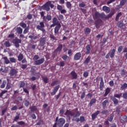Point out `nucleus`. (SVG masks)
I'll return each instance as SVG.
<instances>
[{
	"mask_svg": "<svg viewBox=\"0 0 127 127\" xmlns=\"http://www.w3.org/2000/svg\"><path fill=\"white\" fill-rule=\"evenodd\" d=\"M92 16L94 20H95L94 24L96 28H99L100 24L103 22V20H102V19L104 20L105 13L102 12L101 13H100V12L96 11L92 14ZM100 18H101V19Z\"/></svg>",
	"mask_w": 127,
	"mask_h": 127,
	"instance_id": "1",
	"label": "nucleus"
},
{
	"mask_svg": "<svg viewBox=\"0 0 127 127\" xmlns=\"http://www.w3.org/2000/svg\"><path fill=\"white\" fill-rule=\"evenodd\" d=\"M64 115L66 116L67 120L71 122V117H73V118H78V117H80V116H81V113H80V112L79 111L75 112L74 109L72 111L66 110L64 113Z\"/></svg>",
	"mask_w": 127,
	"mask_h": 127,
	"instance_id": "2",
	"label": "nucleus"
},
{
	"mask_svg": "<svg viewBox=\"0 0 127 127\" xmlns=\"http://www.w3.org/2000/svg\"><path fill=\"white\" fill-rule=\"evenodd\" d=\"M123 96L122 93L115 94H114V96H112L111 97V100L113 102L114 105L117 106L119 104V100L117 99H121V97ZM117 98V99H116Z\"/></svg>",
	"mask_w": 127,
	"mask_h": 127,
	"instance_id": "3",
	"label": "nucleus"
},
{
	"mask_svg": "<svg viewBox=\"0 0 127 127\" xmlns=\"http://www.w3.org/2000/svg\"><path fill=\"white\" fill-rule=\"evenodd\" d=\"M59 117H57L56 118V123L57 124L58 127H62L64 126V124H65V119L63 118H61L59 119Z\"/></svg>",
	"mask_w": 127,
	"mask_h": 127,
	"instance_id": "4",
	"label": "nucleus"
},
{
	"mask_svg": "<svg viewBox=\"0 0 127 127\" xmlns=\"http://www.w3.org/2000/svg\"><path fill=\"white\" fill-rule=\"evenodd\" d=\"M40 14H41V17H43V20L44 22H46V21H50L51 19H52V16L51 15L47 14L46 16H44V14H45V12L42 11L40 12Z\"/></svg>",
	"mask_w": 127,
	"mask_h": 127,
	"instance_id": "5",
	"label": "nucleus"
},
{
	"mask_svg": "<svg viewBox=\"0 0 127 127\" xmlns=\"http://www.w3.org/2000/svg\"><path fill=\"white\" fill-rule=\"evenodd\" d=\"M18 73V71L17 70L15 69V68H11L10 70L9 75H10V78H12V79H14L16 78Z\"/></svg>",
	"mask_w": 127,
	"mask_h": 127,
	"instance_id": "6",
	"label": "nucleus"
},
{
	"mask_svg": "<svg viewBox=\"0 0 127 127\" xmlns=\"http://www.w3.org/2000/svg\"><path fill=\"white\" fill-rule=\"evenodd\" d=\"M44 21L40 22L39 25H37L36 27L37 29L41 30V31H42L43 33L45 32V29H44V27H45V25H44Z\"/></svg>",
	"mask_w": 127,
	"mask_h": 127,
	"instance_id": "7",
	"label": "nucleus"
},
{
	"mask_svg": "<svg viewBox=\"0 0 127 127\" xmlns=\"http://www.w3.org/2000/svg\"><path fill=\"white\" fill-rule=\"evenodd\" d=\"M115 53H116V49H113L106 55L105 58L106 59H109L110 57L111 58H114V57H115Z\"/></svg>",
	"mask_w": 127,
	"mask_h": 127,
	"instance_id": "8",
	"label": "nucleus"
},
{
	"mask_svg": "<svg viewBox=\"0 0 127 127\" xmlns=\"http://www.w3.org/2000/svg\"><path fill=\"white\" fill-rule=\"evenodd\" d=\"M12 43L15 45L16 48H18L19 47V43H21V40L16 38L13 40Z\"/></svg>",
	"mask_w": 127,
	"mask_h": 127,
	"instance_id": "9",
	"label": "nucleus"
},
{
	"mask_svg": "<svg viewBox=\"0 0 127 127\" xmlns=\"http://www.w3.org/2000/svg\"><path fill=\"white\" fill-rule=\"evenodd\" d=\"M43 9H45L47 11L50 10V1L47 2L44 5L42 6Z\"/></svg>",
	"mask_w": 127,
	"mask_h": 127,
	"instance_id": "10",
	"label": "nucleus"
},
{
	"mask_svg": "<svg viewBox=\"0 0 127 127\" xmlns=\"http://www.w3.org/2000/svg\"><path fill=\"white\" fill-rule=\"evenodd\" d=\"M60 88V85H56L54 89H53V91L51 92V96H54L55 95H56V93L58 92V90H59Z\"/></svg>",
	"mask_w": 127,
	"mask_h": 127,
	"instance_id": "11",
	"label": "nucleus"
},
{
	"mask_svg": "<svg viewBox=\"0 0 127 127\" xmlns=\"http://www.w3.org/2000/svg\"><path fill=\"white\" fill-rule=\"evenodd\" d=\"M81 57H82V54L81 52L76 53L73 57V59L75 61H78V60L81 59Z\"/></svg>",
	"mask_w": 127,
	"mask_h": 127,
	"instance_id": "12",
	"label": "nucleus"
},
{
	"mask_svg": "<svg viewBox=\"0 0 127 127\" xmlns=\"http://www.w3.org/2000/svg\"><path fill=\"white\" fill-rule=\"evenodd\" d=\"M44 63V58H41L40 60H38L34 62V64L35 65H41Z\"/></svg>",
	"mask_w": 127,
	"mask_h": 127,
	"instance_id": "13",
	"label": "nucleus"
},
{
	"mask_svg": "<svg viewBox=\"0 0 127 127\" xmlns=\"http://www.w3.org/2000/svg\"><path fill=\"white\" fill-rule=\"evenodd\" d=\"M70 74L72 77V80H76L78 78V74H77V73L74 70H72Z\"/></svg>",
	"mask_w": 127,
	"mask_h": 127,
	"instance_id": "14",
	"label": "nucleus"
},
{
	"mask_svg": "<svg viewBox=\"0 0 127 127\" xmlns=\"http://www.w3.org/2000/svg\"><path fill=\"white\" fill-rule=\"evenodd\" d=\"M63 48V45L62 44H59L57 48L54 50V53H57V52H61Z\"/></svg>",
	"mask_w": 127,
	"mask_h": 127,
	"instance_id": "15",
	"label": "nucleus"
},
{
	"mask_svg": "<svg viewBox=\"0 0 127 127\" xmlns=\"http://www.w3.org/2000/svg\"><path fill=\"white\" fill-rule=\"evenodd\" d=\"M99 89L100 91H103V90H104V79L103 78V77H101L100 78Z\"/></svg>",
	"mask_w": 127,
	"mask_h": 127,
	"instance_id": "16",
	"label": "nucleus"
},
{
	"mask_svg": "<svg viewBox=\"0 0 127 127\" xmlns=\"http://www.w3.org/2000/svg\"><path fill=\"white\" fill-rule=\"evenodd\" d=\"M61 28V24H59L55 27V34H58L59 33V30H60V28Z\"/></svg>",
	"mask_w": 127,
	"mask_h": 127,
	"instance_id": "17",
	"label": "nucleus"
},
{
	"mask_svg": "<svg viewBox=\"0 0 127 127\" xmlns=\"http://www.w3.org/2000/svg\"><path fill=\"white\" fill-rule=\"evenodd\" d=\"M91 45H87L86 46V52H85V54L86 55H89V54H90V53H91Z\"/></svg>",
	"mask_w": 127,
	"mask_h": 127,
	"instance_id": "18",
	"label": "nucleus"
},
{
	"mask_svg": "<svg viewBox=\"0 0 127 127\" xmlns=\"http://www.w3.org/2000/svg\"><path fill=\"white\" fill-rule=\"evenodd\" d=\"M100 114L99 111H97L95 113H93L91 115V118L92 121H95L98 115Z\"/></svg>",
	"mask_w": 127,
	"mask_h": 127,
	"instance_id": "19",
	"label": "nucleus"
},
{
	"mask_svg": "<svg viewBox=\"0 0 127 127\" xmlns=\"http://www.w3.org/2000/svg\"><path fill=\"white\" fill-rule=\"evenodd\" d=\"M102 10L106 13H109L110 11H111V9L110 7L107 6H103L102 7Z\"/></svg>",
	"mask_w": 127,
	"mask_h": 127,
	"instance_id": "20",
	"label": "nucleus"
},
{
	"mask_svg": "<svg viewBox=\"0 0 127 127\" xmlns=\"http://www.w3.org/2000/svg\"><path fill=\"white\" fill-rule=\"evenodd\" d=\"M45 41H46V38H42L40 39V44L41 46H44L45 45Z\"/></svg>",
	"mask_w": 127,
	"mask_h": 127,
	"instance_id": "21",
	"label": "nucleus"
},
{
	"mask_svg": "<svg viewBox=\"0 0 127 127\" xmlns=\"http://www.w3.org/2000/svg\"><path fill=\"white\" fill-rule=\"evenodd\" d=\"M15 31L17 33V34H21L22 33V28L20 27H18L15 29Z\"/></svg>",
	"mask_w": 127,
	"mask_h": 127,
	"instance_id": "22",
	"label": "nucleus"
},
{
	"mask_svg": "<svg viewBox=\"0 0 127 127\" xmlns=\"http://www.w3.org/2000/svg\"><path fill=\"white\" fill-rule=\"evenodd\" d=\"M107 104H109V100L108 99L105 100L104 101L102 102V105L103 109H106Z\"/></svg>",
	"mask_w": 127,
	"mask_h": 127,
	"instance_id": "23",
	"label": "nucleus"
},
{
	"mask_svg": "<svg viewBox=\"0 0 127 127\" xmlns=\"http://www.w3.org/2000/svg\"><path fill=\"white\" fill-rule=\"evenodd\" d=\"M110 92H111V88L107 87L105 90V92L103 95L104 97H107V96H108V95L110 94Z\"/></svg>",
	"mask_w": 127,
	"mask_h": 127,
	"instance_id": "24",
	"label": "nucleus"
},
{
	"mask_svg": "<svg viewBox=\"0 0 127 127\" xmlns=\"http://www.w3.org/2000/svg\"><path fill=\"white\" fill-rule=\"evenodd\" d=\"M96 102H97V100L95 98H93L90 100V103H89V106L90 107H92L94 104H96Z\"/></svg>",
	"mask_w": 127,
	"mask_h": 127,
	"instance_id": "25",
	"label": "nucleus"
},
{
	"mask_svg": "<svg viewBox=\"0 0 127 127\" xmlns=\"http://www.w3.org/2000/svg\"><path fill=\"white\" fill-rule=\"evenodd\" d=\"M2 59L4 60V64H9L10 63V62L9 61V60L7 59V57H3L2 58Z\"/></svg>",
	"mask_w": 127,
	"mask_h": 127,
	"instance_id": "26",
	"label": "nucleus"
},
{
	"mask_svg": "<svg viewBox=\"0 0 127 127\" xmlns=\"http://www.w3.org/2000/svg\"><path fill=\"white\" fill-rule=\"evenodd\" d=\"M53 23L54 24H56L57 25H58V24H60V23H59V21L58 20H57V18L56 17H55L53 19Z\"/></svg>",
	"mask_w": 127,
	"mask_h": 127,
	"instance_id": "27",
	"label": "nucleus"
},
{
	"mask_svg": "<svg viewBox=\"0 0 127 127\" xmlns=\"http://www.w3.org/2000/svg\"><path fill=\"white\" fill-rule=\"evenodd\" d=\"M60 82H59V81L55 80L51 83V86H52V87H54V86H55V85H58V84H60Z\"/></svg>",
	"mask_w": 127,
	"mask_h": 127,
	"instance_id": "28",
	"label": "nucleus"
},
{
	"mask_svg": "<svg viewBox=\"0 0 127 127\" xmlns=\"http://www.w3.org/2000/svg\"><path fill=\"white\" fill-rule=\"evenodd\" d=\"M113 15H114L113 14H112L111 13H110L108 15H106V14H105V16H104V20L105 19H109V18H111V17H112L113 16Z\"/></svg>",
	"mask_w": 127,
	"mask_h": 127,
	"instance_id": "29",
	"label": "nucleus"
},
{
	"mask_svg": "<svg viewBox=\"0 0 127 127\" xmlns=\"http://www.w3.org/2000/svg\"><path fill=\"white\" fill-rule=\"evenodd\" d=\"M121 16H122V12L118 13L116 15V17L115 18L116 21H119V20L120 19V17H121Z\"/></svg>",
	"mask_w": 127,
	"mask_h": 127,
	"instance_id": "30",
	"label": "nucleus"
},
{
	"mask_svg": "<svg viewBox=\"0 0 127 127\" xmlns=\"http://www.w3.org/2000/svg\"><path fill=\"white\" fill-rule=\"evenodd\" d=\"M114 114H110V117L107 120H108L110 123H112L114 120Z\"/></svg>",
	"mask_w": 127,
	"mask_h": 127,
	"instance_id": "31",
	"label": "nucleus"
},
{
	"mask_svg": "<svg viewBox=\"0 0 127 127\" xmlns=\"http://www.w3.org/2000/svg\"><path fill=\"white\" fill-rule=\"evenodd\" d=\"M127 84L126 83H124L123 85H122L120 90L123 91V90H125V89H127Z\"/></svg>",
	"mask_w": 127,
	"mask_h": 127,
	"instance_id": "32",
	"label": "nucleus"
},
{
	"mask_svg": "<svg viewBox=\"0 0 127 127\" xmlns=\"http://www.w3.org/2000/svg\"><path fill=\"white\" fill-rule=\"evenodd\" d=\"M18 61H21L23 59V55L21 53L19 54L17 57Z\"/></svg>",
	"mask_w": 127,
	"mask_h": 127,
	"instance_id": "33",
	"label": "nucleus"
},
{
	"mask_svg": "<svg viewBox=\"0 0 127 127\" xmlns=\"http://www.w3.org/2000/svg\"><path fill=\"white\" fill-rule=\"evenodd\" d=\"M117 26L118 27H120V28H122V27L124 26V23L122 22V21H119L117 23Z\"/></svg>",
	"mask_w": 127,
	"mask_h": 127,
	"instance_id": "34",
	"label": "nucleus"
},
{
	"mask_svg": "<svg viewBox=\"0 0 127 127\" xmlns=\"http://www.w3.org/2000/svg\"><path fill=\"white\" fill-rule=\"evenodd\" d=\"M30 110L31 112H35L37 111V107L36 106H34L30 107Z\"/></svg>",
	"mask_w": 127,
	"mask_h": 127,
	"instance_id": "35",
	"label": "nucleus"
},
{
	"mask_svg": "<svg viewBox=\"0 0 127 127\" xmlns=\"http://www.w3.org/2000/svg\"><path fill=\"white\" fill-rule=\"evenodd\" d=\"M91 33V29L89 28H86L85 30L84 31L85 34H90Z\"/></svg>",
	"mask_w": 127,
	"mask_h": 127,
	"instance_id": "36",
	"label": "nucleus"
},
{
	"mask_svg": "<svg viewBox=\"0 0 127 127\" xmlns=\"http://www.w3.org/2000/svg\"><path fill=\"white\" fill-rule=\"evenodd\" d=\"M90 60H91V57H90V56H89L84 61V64H88V63H89V62H90Z\"/></svg>",
	"mask_w": 127,
	"mask_h": 127,
	"instance_id": "37",
	"label": "nucleus"
},
{
	"mask_svg": "<svg viewBox=\"0 0 127 127\" xmlns=\"http://www.w3.org/2000/svg\"><path fill=\"white\" fill-rule=\"evenodd\" d=\"M6 84V81L3 80L2 81V84L0 85L1 89H3L5 87V84Z\"/></svg>",
	"mask_w": 127,
	"mask_h": 127,
	"instance_id": "38",
	"label": "nucleus"
},
{
	"mask_svg": "<svg viewBox=\"0 0 127 127\" xmlns=\"http://www.w3.org/2000/svg\"><path fill=\"white\" fill-rule=\"evenodd\" d=\"M9 61L11 62V63H16V60L14 58H9Z\"/></svg>",
	"mask_w": 127,
	"mask_h": 127,
	"instance_id": "39",
	"label": "nucleus"
},
{
	"mask_svg": "<svg viewBox=\"0 0 127 127\" xmlns=\"http://www.w3.org/2000/svg\"><path fill=\"white\" fill-rule=\"evenodd\" d=\"M127 1V0H122L120 1V5H121V6H124V5L126 4Z\"/></svg>",
	"mask_w": 127,
	"mask_h": 127,
	"instance_id": "40",
	"label": "nucleus"
},
{
	"mask_svg": "<svg viewBox=\"0 0 127 127\" xmlns=\"http://www.w3.org/2000/svg\"><path fill=\"white\" fill-rule=\"evenodd\" d=\"M4 45H5L6 47H10V46H11V45H10V43L9 42V41H6L4 43Z\"/></svg>",
	"mask_w": 127,
	"mask_h": 127,
	"instance_id": "41",
	"label": "nucleus"
},
{
	"mask_svg": "<svg viewBox=\"0 0 127 127\" xmlns=\"http://www.w3.org/2000/svg\"><path fill=\"white\" fill-rule=\"evenodd\" d=\"M19 85H20V88H23L25 86V83L23 81H20Z\"/></svg>",
	"mask_w": 127,
	"mask_h": 127,
	"instance_id": "42",
	"label": "nucleus"
},
{
	"mask_svg": "<svg viewBox=\"0 0 127 127\" xmlns=\"http://www.w3.org/2000/svg\"><path fill=\"white\" fill-rule=\"evenodd\" d=\"M43 80L45 83V84H47L49 82V79L48 77H43Z\"/></svg>",
	"mask_w": 127,
	"mask_h": 127,
	"instance_id": "43",
	"label": "nucleus"
},
{
	"mask_svg": "<svg viewBox=\"0 0 127 127\" xmlns=\"http://www.w3.org/2000/svg\"><path fill=\"white\" fill-rule=\"evenodd\" d=\"M66 5L67 8H71V7L72 6V4H71V3L70 2L67 1L66 3Z\"/></svg>",
	"mask_w": 127,
	"mask_h": 127,
	"instance_id": "44",
	"label": "nucleus"
},
{
	"mask_svg": "<svg viewBox=\"0 0 127 127\" xmlns=\"http://www.w3.org/2000/svg\"><path fill=\"white\" fill-rule=\"evenodd\" d=\"M6 111H7V108H5L4 109H2L1 111V116H4V114H5V113H6Z\"/></svg>",
	"mask_w": 127,
	"mask_h": 127,
	"instance_id": "45",
	"label": "nucleus"
},
{
	"mask_svg": "<svg viewBox=\"0 0 127 127\" xmlns=\"http://www.w3.org/2000/svg\"><path fill=\"white\" fill-rule=\"evenodd\" d=\"M57 8L58 10H60L61 11L63 9V6L61 5L57 4Z\"/></svg>",
	"mask_w": 127,
	"mask_h": 127,
	"instance_id": "46",
	"label": "nucleus"
},
{
	"mask_svg": "<svg viewBox=\"0 0 127 127\" xmlns=\"http://www.w3.org/2000/svg\"><path fill=\"white\" fill-rule=\"evenodd\" d=\"M59 66H60V67H64L65 66V62L64 61H62L60 62Z\"/></svg>",
	"mask_w": 127,
	"mask_h": 127,
	"instance_id": "47",
	"label": "nucleus"
},
{
	"mask_svg": "<svg viewBox=\"0 0 127 127\" xmlns=\"http://www.w3.org/2000/svg\"><path fill=\"white\" fill-rule=\"evenodd\" d=\"M5 93H7V90H3L0 93V98H2V96L5 94Z\"/></svg>",
	"mask_w": 127,
	"mask_h": 127,
	"instance_id": "48",
	"label": "nucleus"
},
{
	"mask_svg": "<svg viewBox=\"0 0 127 127\" xmlns=\"http://www.w3.org/2000/svg\"><path fill=\"white\" fill-rule=\"evenodd\" d=\"M19 25L21 26V27H22L23 28H26V24L23 22L20 23Z\"/></svg>",
	"mask_w": 127,
	"mask_h": 127,
	"instance_id": "49",
	"label": "nucleus"
},
{
	"mask_svg": "<svg viewBox=\"0 0 127 127\" xmlns=\"http://www.w3.org/2000/svg\"><path fill=\"white\" fill-rule=\"evenodd\" d=\"M37 36H33L32 35L29 36V38H30V39H33V40H35V39H37Z\"/></svg>",
	"mask_w": 127,
	"mask_h": 127,
	"instance_id": "50",
	"label": "nucleus"
},
{
	"mask_svg": "<svg viewBox=\"0 0 127 127\" xmlns=\"http://www.w3.org/2000/svg\"><path fill=\"white\" fill-rule=\"evenodd\" d=\"M127 73V71L125 70V69H122L121 72V76H125Z\"/></svg>",
	"mask_w": 127,
	"mask_h": 127,
	"instance_id": "51",
	"label": "nucleus"
},
{
	"mask_svg": "<svg viewBox=\"0 0 127 127\" xmlns=\"http://www.w3.org/2000/svg\"><path fill=\"white\" fill-rule=\"evenodd\" d=\"M122 97L125 100H127V92L123 94Z\"/></svg>",
	"mask_w": 127,
	"mask_h": 127,
	"instance_id": "52",
	"label": "nucleus"
},
{
	"mask_svg": "<svg viewBox=\"0 0 127 127\" xmlns=\"http://www.w3.org/2000/svg\"><path fill=\"white\" fill-rule=\"evenodd\" d=\"M86 4H85V2L82 1L81 3L79 4V7H84Z\"/></svg>",
	"mask_w": 127,
	"mask_h": 127,
	"instance_id": "53",
	"label": "nucleus"
},
{
	"mask_svg": "<svg viewBox=\"0 0 127 127\" xmlns=\"http://www.w3.org/2000/svg\"><path fill=\"white\" fill-rule=\"evenodd\" d=\"M123 53H126L125 54V58L127 59V47L124 48V50L123 51Z\"/></svg>",
	"mask_w": 127,
	"mask_h": 127,
	"instance_id": "54",
	"label": "nucleus"
},
{
	"mask_svg": "<svg viewBox=\"0 0 127 127\" xmlns=\"http://www.w3.org/2000/svg\"><path fill=\"white\" fill-rule=\"evenodd\" d=\"M79 119H80V123H82L85 122V117H84V116H80Z\"/></svg>",
	"mask_w": 127,
	"mask_h": 127,
	"instance_id": "55",
	"label": "nucleus"
},
{
	"mask_svg": "<svg viewBox=\"0 0 127 127\" xmlns=\"http://www.w3.org/2000/svg\"><path fill=\"white\" fill-rule=\"evenodd\" d=\"M21 69L24 70V69H26L27 68V64H22L21 66Z\"/></svg>",
	"mask_w": 127,
	"mask_h": 127,
	"instance_id": "56",
	"label": "nucleus"
},
{
	"mask_svg": "<svg viewBox=\"0 0 127 127\" xmlns=\"http://www.w3.org/2000/svg\"><path fill=\"white\" fill-rule=\"evenodd\" d=\"M85 96H86V92L83 91L81 95V100H83L85 98Z\"/></svg>",
	"mask_w": 127,
	"mask_h": 127,
	"instance_id": "57",
	"label": "nucleus"
},
{
	"mask_svg": "<svg viewBox=\"0 0 127 127\" xmlns=\"http://www.w3.org/2000/svg\"><path fill=\"white\" fill-rule=\"evenodd\" d=\"M122 121H123V122H125L126 123L127 122V115H124L122 117Z\"/></svg>",
	"mask_w": 127,
	"mask_h": 127,
	"instance_id": "58",
	"label": "nucleus"
},
{
	"mask_svg": "<svg viewBox=\"0 0 127 127\" xmlns=\"http://www.w3.org/2000/svg\"><path fill=\"white\" fill-rule=\"evenodd\" d=\"M124 48V47L123 46H120L118 49V51L119 52V53H121V51H122L123 49Z\"/></svg>",
	"mask_w": 127,
	"mask_h": 127,
	"instance_id": "59",
	"label": "nucleus"
},
{
	"mask_svg": "<svg viewBox=\"0 0 127 127\" xmlns=\"http://www.w3.org/2000/svg\"><path fill=\"white\" fill-rule=\"evenodd\" d=\"M109 122V120L106 119L104 122L105 126H108V127H109V126H110V122Z\"/></svg>",
	"mask_w": 127,
	"mask_h": 127,
	"instance_id": "60",
	"label": "nucleus"
},
{
	"mask_svg": "<svg viewBox=\"0 0 127 127\" xmlns=\"http://www.w3.org/2000/svg\"><path fill=\"white\" fill-rule=\"evenodd\" d=\"M109 113V111L108 110H103L101 112L102 115H107Z\"/></svg>",
	"mask_w": 127,
	"mask_h": 127,
	"instance_id": "61",
	"label": "nucleus"
},
{
	"mask_svg": "<svg viewBox=\"0 0 127 127\" xmlns=\"http://www.w3.org/2000/svg\"><path fill=\"white\" fill-rule=\"evenodd\" d=\"M18 120H19V114H18L17 116L15 117L14 121V122H17Z\"/></svg>",
	"mask_w": 127,
	"mask_h": 127,
	"instance_id": "62",
	"label": "nucleus"
},
{
	"mask_svg": "<svg viewBox=\"0 0 127 127\" xmlns=\"http://www.w3.org/2000/svg\"><path fill=\"white\" fill-rule=\"evenodd\" d=\"M29 30V28H25L23 32V34H26V33H27V32H28Z\"/></svg>",
	"mask_w": 127,
	"mask_h": 127,
	"instance_id": "63",
	"label": "nucleus"
},
{
	"mask_svg": "<svg viewBox=\"0 0 127 127\" xmlns=\"http://www.w3.org/2000/svg\"><path fill=\"white\" fill-rule=\"evenodd\" d=\"M60 96H61V92H59V94L55 96L56 100L57 101L59 98H60Z\"/></svg>",
	"mask_w": 127,
	"mask_h": 127,
	"instance_id": "64",
	"label": "nucleus"
}]
</instances>
